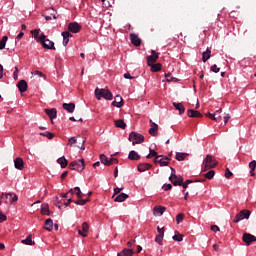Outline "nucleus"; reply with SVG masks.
<instances>
[{
    "label": "nucleus",
    "mask_w": 256,
    "mask_h": 256,
    "mask_svg": "<svg viewBox=\"0 0 256 256\" xmlns=\"http://www.w3.org/2000/svg\"><path fill=\"white\" fill-rule=\"evenodd\" d=\"M202 171H209V169H215L217 167V160L212 155H206V158L203 160Z\"/></svg>",
    "instance_id": "1"
},
{
    "label": "nucleus",
    "mask_w": 256,
    "mask_h": 256,
    "mask_svg": "<svg viewBox=\"0 0 256 256\" xmlns=\"http://www.w3.org/2000/svg\"><path fill=\"white\" fill-rule=\"evenodd\" d=\"M95 97L98 99V101H101V97L106 99L107 101H111L113 99V93L109 91V89H95Z\"/></svg>",
    "instance_id": "2"
},
{
    "label": "nucleus",
    "mask_w": 256,
    "mask_h": 256,
    "mask_svg": "<svg viewBox=\"0 0 256 256\" xmlns=\"http://www.w3.org/2000/svg\"><path fill=\"white\" fill-rule=\"evenodd\" d=\"M128 139L132 141V145H139L145 141V137L137 132H131Z\"/></svg>",
    "instance_id": "3"
},
{
    "label": "nucleus",
    "mask_w": 256,
    "mask_h": 256,
    "mask_svg": "<svg viewBox=\"0 0 256 256\" xmlns=\"http://www.w3.org/2000/svg\"><path fill=\"white\" fill-rule=\"evenodd\" d=\"M69 169H71L72 171H79L81 173V171L85 169V160L80 159L78 161L71 162L69 164Z\"/></svg>",
    "instance_id": "4"
},
{
    "label": "nucleus",
    "mask_w": 256,
    "mask_h": 256,
    "mask_svg": "<svg viewBox=\"0 0 256 256\" xmlns=\"http://www.w3.org/2000/svg\"><path fill=\"white\" fill-rule=\"evenodd\" d=\"M251 217V211L242 210L238 214H236L233 223H239V221H243V219H249Z\"/></svg>",
    "instance_id": "5"
},
{
    "label": "nucleus",
    "mask_w": 256,
    "mask_h": 256,
    "mask_svg": "<svg viewBox=\"0 0 256 256\" xmlns=\"http://www.w3.org/2000/svg\"><path fill=\"white\" fill-rule=\"evenodd\" d=\"M169 181H171V183L177 187V185L179 187H181L183 185V178L181 176H178L176 174H171V176L169 177Z\"/></svg>",
    "instance_id": "6"
},
{
    "label": "nucleus",
    "mask_w": 256,
    "mask_h": 256,
    "mask_svg": "<svg viewBox=\"0 0 256 256\" xmlns=\"http://www.w3.org/2000/svg\"><path fill=\"white\" fill-rule=\"evenodd\" d=\"M149 133L152 137H157V135H159V125H157V123L153 122V120H150Z\"/></svg>",
    "instance_id": "7"
},
{
    "label": "nucleus",
    "mask_w": 256,
    "mask_h": 256,
    "mask_svg": "<svg viewBox=\"0 0 256 256\" xmlns=\"http://www.w3.org/2000/svg\"><path fill=\"white\" fill-rule=\"evenodd\" d=\"M154 163H159L161 167H167L169 165V158L166 156H156Z\"/></svg>",
    "instance_id": "8"
},
{
    "label": "nucleus",
    "mask_w": 256,
    "mask_h": 256,
    "mask_svg": "<svg viewBox=\"0 0 256 256\" xmlns=\"http://www.w3.org/2000/svg\"><path fill=\"white\" fill-rule=\"evenodd\" d=\"M242 241L246 243V245H250L256 241V237L252 234L244 233L242 236Z\"/></svg>",
    "instance_id": "9"
},
{
    "label": "nucleus",
    "mask_w": 256,
    "mask_h": 256,
    "mask_svg": "<svg viewBox=\"0 0 256 256\" xmlns=\"http://www.w3.org/2000/svg\"><path fill=\"white\" fill-rule=\"evenodd\" d=\"M157 59H159V53H156L155 50H152L151 55L147 57L148 65H153L157 63Z\"/></svg>",
    "instance_id": "10"
},
{
    "label": "nucleus",
    "mask_w": 256,
    "mask_h": 256,
    "mask_svg": "<svg viewBox=\"0 0 256 256\" xmlns=\"http://www.w3.org/2000/svg\"><path fill=\"white\" fill-rule=\"evenodd\" d=\"M68 31H70V33H79L81 26L77 22H71L68 24Z\"/></svg>",
    "instance_id": "11"
},
{
    "label": "nucleus",
    "mask_w": 256,
    "mask_h": 256,
    "mask_svg": "<svg viewBox=\"0 0 256 256\" xmlns=\"http://www.w3.org/2000/svg\"><path fill=\"white\" fill-rule=\"evenodd\" d=\"M14 167L15 169H18V171H23V169H25V162L23 161V158L17 157L14 160Z\"/></svg>",
    "instance_id": "12"
},
{
    "label": "nucleus",
    "mask_w": 256,
    "mask_h": 256,
    "mask_svg": "<svg viewBox=\"0 0 256 256\" xmlns=\"http://www.w3.org/2000/svg\"><path fill=\"white\" fill-rule=\"evenodd\" d=\"M130 40L132 45L135 47H140L141 46V38L137 34H130Z\"/></svg>",
    "instance_id": "13"
},
{
    "label": "nucleus",
    "mask_w": 256,
    "mask_h": 256,
    "mask_svg": "<svg viewBox=\"0 0 256 256\" xmlns=\"http://www.w3.org/2000/svg\"><path fill=\"white\" fill-rule=\"evenodd\" d=\"M44 111H45L46 115H48V117L51 119L52 123H53V119H57V109L56 108L45 109Z\"/></svg>",
    "instance_id": "14"
},
{
    "label": "nucleus",
    "mask_w": 256,
    "mask_h": 256,
    "mask_svg": "<svg viewBox=\"0 0 256 256\" xmlns=\"http://www.w3.org/2000/svg\"><path fill=\"white\" fill-rule=\"evenodd\" d=\"M87 233H89V224L87 222H83L82 230H78V234L81 235V237H87Z\"/></svg>",
    "instance_id": "15"
},
{
    "label": "nucleus",
    "mask_w": 256,
    "mask_h": 256,
    "mask_svg": "<svg viewBox=\"0 0 256 256\" xmlns=\"http://www.w3.org/2000/svg\"><path fill=\"white\" fill-rule=\"evenodd\" d=\"M113 107L121 108L123 107V98L120 95H116L114 101L112 102Z\"/></svg>",
    "instance_id": "16"
},
{
    "label": "nucleus",
    "mask_w": 256,
    "mask_h": 256,
    "mask_svg": "<svg viewBox=\"0 0 256 256\" xmlns=\"http://www.w3.org/2000/svg\"><path fill=\"white\" fill-rule=\"evenodd\" d=\"M187 115H188V117L198 118V119H201V117H203V114H201V112H199L197 110H193V109H189L187 111Z\"/></svg>",
    "instance_id": "17"
},
{
    "label": "nucleus",
    "mask_w": 256,
    "mask_h": 256,
    "mask_svg": "<svg viewBox=\"0 0 256 256\" xmlns=\"http://www.w3.org/2000/svg\"><path fill=\"white\" fill-rule=\"evenodd\" d=\"M42 47L44 49H51L52 51H55V43L49 39H46V41L42 43Z\"/></svg>",
    "instance_id": "18"
},
{
    "label": "nucleus",
    "mask_w": 256,
    "mask_h": 256,
    "mask_svg": "<svg viewBox=\"0 0 256 256\" xmlns=\"http://www.w3.org/2000/svg\"><path fill=\"white\" fill-rule=\"evenodd\" d=\"M135 251L131 248H125L121 252H118L117 256H133Z\"/></svg>",
    "instance_id": "19"
},
{
    "label": "nucleus",
    "mask_w": 256,
    "mask_h": 256,
    "mask_svg": "<svg viewBox=\"0 0 256 256\" xmlns=\"http://www.w3.org/2000/svg\"><path fill=\"white\" fill-rule=\"evenodd\" d=\"M62 37H63V45L64 47H67L69 45V37H73L69 31H64L62 32Z\"/></svg>",
    "instance_id": "20"
},
{
    "label": "nucleus",
    "mask_w": 256,
    "mask_h": 256,
    "mask_svg": "<svg viewBox=\"0 0 256 256\" xmlns=\"http://www.w3.org/2000/svg\"><path fill=\"white\" fill-rule=\"evenodd\" d=\"M17 87H18L20 93H25V91H27V81L20 80L17 84Z\"/></svg>",
    "instance_id": "21"
},
{
    "label": "nucleus",
    "mask_w": 256,
    "mask_h": 256,
    "mask_svg": "<svg viewBox=\"0 0 256 256\" xmlns=\"http://www.w3.org/2000/svg\"><path fill=\"white\" fill-rule=\"evenodd\" d=\"M128 159H130V161H139L141 156L135 150H132L129 152Z\"/></svg>",
    "instance_id": "22"
},
{
    "label": "nucleus",
    "mask_w": 256,
    "mask_h": 256,
    "mask_svg": "<svg viewBox=\"0 0 256 256\" xmlns=\"http://www.w3.org/2000/svg\"><path fill=\"white\" fill-rule=\"evenodd\" d=\"M10 197V203H15L16 201L19 200V196H17V194L9 192V193H5V199H9Z\"/></svg>",
    "instance_id": "23"
},
{
    "label": "nucleus",
    "mask_w": 256,
    "mask_h": 256,
    "mask_svg": "<svg viewBox=\"0 0 256 256\" xmlns=\"http://www.w3.org/2000/svg\"><path fill=\"white\" fill-rule=\"evenodd\" d=\"M166 209L167 208H165L163 206H156L153 209L154 215H158L159 217H161V215H163L165 213Z\"/></svg>",
    "instance_id": "24"
},
{
    "label": "nucleus",
    "mask_w": 256,
    "mask_h": 256,
    "mask_svg": "<svg viewBox=\"0 0 256 256\" xmlns=\"http://www.w3.org/2000/svg\"><path fill=\"white\" fill-rule=\"evenodd\" d=\"M211 59V49L207 48L205 52L202 53V61L203 63H207Z\"/></svg>",
    "instance_id": "25"
},
{
    "label": "nucleus",
    "mask_w": 256,
    "mask_h": 256,
    "mask_svg": "<svg viewBox=\"0 0 256 256\" xmlns=\"http://www.w3.org/2000/svg\"><path fill=\"white\" fill-rule=\"evenodd\" d=\"M173 107L179 111V115H183V113H185V106H183L182 103L173 102Z\"/></svg>",
    "instance_id": "26"
},
{
    "label": "nucleus",
    "mask_w": 256,
    "mask_h": 256,
    "mask_svg": "<svg viewBox=\"0 0 256 256\" xmlns=\"http://www.w3.org/2000/svg\"><path fill=\"white\" fill-rule=\"evenodd\" d=\"M126 199H129V195L125 194V193H120L115 199L114 201L116 203H123V201H125Z\"/></svg>",
    "instance_id": "27"
},
{
    "label": "nucleus",
    "mask_w": 256,
    "mask_h": 256,
    "mask_svg": "<svg viewBox=\"0 0 256 256\" xmlns=\"http://www.w3.org/2000/svg\"><path fill=\"white\" fill-rule=\"evenodd\" d=\"M150 167H151V164L149 163H141L138 165L137 169L140 173H144V171H148Z\"/></svg>",
    "instance_id": "28"
},
{
    "label": "nucleus",
    "mask_w": 256,
    "mask_h": 256,
    "mask_svg": "<svg viewBox=\"0 0 256 256\" xmlns=\"http://www.w3.org/2000/svg\"><path fill=\"white\" fill-rule=\"evenodd\" d=\"M63 109H65V111H67L68 113H73V111H75V103H64Z\"/></svg>",
    "instance_id": "29"
},
{
    "label": "nucleus",
    "mask_w": 256,
    "mask_h": 256,
    "mask_svg": "<svg viewBox=\"0 0 256 256\" xmlns=\"http://www.w3.org/2000/svg\"><path fill=\"white\" fill-rule=\"evenodd\" d=\"M50 12V16H45L46 21H51V19H57V10L50 8L48 9Z\"/></svg>",
    "instance_id": "30"
},
{
    "label": "nucleus",
    "mask_w": 256,
    "mask_h": 256,
    "mask_svg": "<svg viewBox=\"0 0 256 256\" xmlns=\"http://www.w3.org/2000/svg\"><path fill=\"white\" fill-rule=\"evenodd\" d=\"M115 126L118 127L119 129H125L127 127V124L123 119H118L114 121Z\"/></svg>",
    "instance_id": "31"
},
{
    "label": "nucleus",
    "mask_w": 256,
    "mask_h": 256,
    "mask_svg": "<svg viewBox=\"0 0 256 256\" xmlns=\"http://www.w3.org/2000/svg\"><path fill=\"white\" fill-rule=\"evenodd\" d=\"M187 157H189V154L183 153V152H177L175 158L177 161H185V159H187Z\"/></svg>",
    "instance_id": "32"
},
{
    "label": "nucleus",
    "mask_w": 256,
    "mask_h": 256,
    "mask_svg": "<svg viewBox=\"0 0 256 256\" xmlns=\"http://www.w3.org/2000/svg\"><path fill=\"white\" fill-rule=\"evenodd\" d=\"M45 229L46 231H53V220L51 218L46 219Z\"/></svg>",
    "instance_id": "33"
},
{
    "label": "nucleus",
    "mask_w": 256,
    "mask_h": 256,
    "mask_svg": "<svg viewBox=\"0 0 256 256\" xmlns=\"http://www.w3.org/2000/svg\"><path fill=\"white\" fill-rule=\"evenodd\" d=\"M21 243H23L24 245H35V241H33V238L31 235L27 236L26 239H23Z\"/></svg>",
    "instance_id": "34"
},
{
    "label": "nucleus",
    "mask_w": 256,
    "mask_h": 256,
    "mask_svg": "<svg viewBox=\"0 0 256 256\" xmlns=\"http://www.w3.org/2000/svg\"><path fill=\"white\" fill-rule=\"evenodd\" d=\"M249 168H250V175L251 177L255 176V169H256V161L253 160L249 163Z\"/></svg>",
    "instance_id": "35"
},
{
    "label": "nucleus",
    "mask_w": 256,
    "mask_h": 256,
    "mask_svg": "<svg viewBox=\"0 0 256 256\" xmlns=\"http://www.w3.org/2000/svg\"><path fill=\"white\" fill-rule=\"evenodd\" d=\"M41 213L42 215H51V212H49V204H43L41 206Z\"/></svg>",
    "instance_id": "36"
},
{
    "label": "nucleus",
    "mask_w": 256,
    "mask_h": 256,
    "mask_svg": "<svg viewBox=\"0 0 256 256\" xmlns=\"http://www.w3.org/2000/svg\"><path fill=\"white\" fill-rule=\"evenodd\" d=\"M206 117H208L212 121H217V123H220L221 119H223V117H221V116L216 117L215 114H211V113H207Z\"/></svg>",
    "instance_id": "37"
},
{
    "label": "nucleus",
    "mask_w": 256,
    "mask_h": 256,
    "mask_svg": "<svg viewBox=\"0 0 256 256\" xmlns=\"http://www.w3.org/2000/svg\"><path fill=\"white\" fill-rule=\"evenodd\" d=\"M57 163L61 165L62 169H65V167H67V159L65 158V156L58 158Z\"/></svg>",
    "instance_id": "38"
},
{
    "label": "nucleus",
    "mask_w": 256,
    "mask_h": 256,
    "mask_svg": "<svg viewBox=\"0 0 256 256\" xmlns=\"http://www.w3.org/2000/svg\"><path fill=\"white\" fill-rule=\"evenodd\" d=\"M100 161L105 165L106 167H109V158L105 154H100Z\"/></svg>",
    "instance_id": "39"
},
{
    "label": "nucleus",
    "mask_w": 256,
    "mask_h": 256,
    "mask_svg": "<svg viewBox=\"0 0 256 256\" xmlns=\"http://www.w3.org/2000/svg\"><path fill=\"white\" fill-rule=\"evenodd\" d=\"M74 195L78 197V199H83L84 194L81 192V188L79 187H74Z\"/></svg>",
    "instance_id": "40"
},
{
    "label": "nucleus",
    "mask_w": 256,
    "mask_h": 256,
    "mask_svg": "<svg viewBox=\"0 0 256 256\" xmlns=\"http://www.w3.org/2000/svg\"><path fill=\"white\" fill-rule=\"evenodd\" d=\"M149 67H151V71L153 73H157V71H161V64H159V63L149 65Z\"/></svg>",
    "instance_id": "41"
},
{
    "label": "nucleus",
    "mask_w": 256,
    "mask_h": 256,
    "mask_svg": "<svg viewBox=\"0 0 256 256\" xmlns=\"http://www.w3.org/2000/svg\"><path fill=\"white\" fill-rule=\"evenodd\" d=\"M172 239L173 241H178V243H181V241H183V235L176 231Z\"/></svg>",
    "instance_id": "42"
},
{
    "label": "nucleus",
    "mask_w": 256,
    "mask_h": 256,
    "mask_svg": "<svg viewBox=\"0 0 256 256\" xmlns=\"http://www.w3.org/2000/svg\"><path fill=\"white\" fill-rule=\"evenodd\" d=\"M8 39H9V37H7V36L2 37V39L0 41V50L5 49V45L8 41Z\"/></svg>",
    "instance_id": "43"
},
{
    "label": "nucleus",
    "mask_w": 256,
    "mask_h": 256,
    "mask_svg": "<svg viewBox=\"0 0 256 256\" xmlns=\"http://www.w3.org/2000/svg\"><path fill=\"white\" fill-rule=\"evenodd\" d=\"M166 81L168 83H175L177 81V78L173 77L171 74H165Z\"/></svg>",
    "instance_id": "44"
},
{
    "label": "nucleus",
    "mask_w": 256,
    "mask_h": 256,
    "mask_svg": "<svg viewBox=\"0 0 256 256\" xmlns=\"http://www.w3.org/2000/svg\"><path fill=\"white\" fill-rule=\"evenodd\" d=\"M36 41H38V43H41V45H42L43 43H45L47 41V36H45V34L41 33L40 36H38V39Z\"/></svg>",
    "instance_id": "45"
},
{
    "label": "nucleus",
    "mask_w": 256,
    "mask_h": 256,
    "mask_svg": "<svg viewBox=\"0 0 256 256\" xmlns=\"http://www.w3.org/2000/svg\"><path fill=\"white\" fill-rule=\"evenodd\" d=\"M204 177L206 179H213L215 177V170H210L206 174H204Z\"/></svg>",
    "instance_id": "46"
},
{
    "label": "nucleus",
    "mask_w": 256,
    "mask_h": 256,
    "mask_svg": "<svg viewBox=\"0 0 256 256\" xmlns=\"http://www.w3.org/2000/svg\"><path fill=\"white\" fill-rule=\"evenodd\" d=\"M40 135L42 137H47L48 139H53L55 137V134H53L51 132H42V133H40Z\"/></svg>",
    "instance_id": "47"
},
{
    "label": "nucleus",
    "mask_w": 256,
    "mask_h": 256,
    "mask_svg": "<svg viewBox=\"0 0 256 256\" xmlns=\"http://www.w3.org/2000/svg\"><path fill=\"white\" fill-rule=\"evenodd\" d=\"M74 203H75V205L83 206V205H87V203H89V200L79 198V200L74 201Z\"/></svg>",
    "instance_id": "48"
},
{
    "label": "nucleus",
    "mask_w": 256,
    "mask_h": 256,
    "mask_svg": "<svg viewBox=\"0 0 256 256\" xmlns=\"http://www.w3.org/2000/svg\"><path fill=\"white\" fill-rule=\"evenodd\" d=\"M32 35H34V39L35 41H37V39H39V33H41L40 29H35L31 31Z\"/></svg>",
    "instance_id": "49"
},
{
    "label": "nucleus",
    "mask_w": 256,
    "mask_h": 256,
    "mask_svg": "<svg viewBox=\"0 0 256 256\" xmlns=\"http://www.w3.org/2000/svg\"><path fill=\"white\" fill-rule=\"evenodd\" d=\"M163 237H165V236L158 234L155 238V242L158 243V245H163Z\"/></svg>",
    "instance_id": "50"
},
{
    "label": "nucleus",
    "mask_w": 256,
    "mask_h": 256,
    "mask_svg": "<svg viewBox=\"0 0 256 256\" xmlns=\"http://www.w3.org/2000/svg\"><path fill=\"white\" fill-rule=\"evenodd\" d=\"M184 218H185V215H183V213L178 214V215L176 216L177 225H179V223H181Z\"/></svg>",
    "instance_id": "51"
},
{
    "label": "nucleus",
    "mask_w": 256,
    "mask_h": 256,
    "mask_svg": "<svg viewBox=\"0 0 256 256\" xmlns=\"http://www.w3.org/2000/svg\"><path fill=\"white\" fill-rule=\"evenodd\" d=\"M210 70L213 73H219V71H221V68L217 67V64H214V65L211 66Z\"/></svg>",
    "instance_id": "52"
},
{
    "label": "nucleus",
    "mask_w": 256,
    "mask_h": 256,
    "mask_svg": "<svg viewBox=\"0 0 256 256\" xmlns=\"http://www.w3.org/2000/svg\"><path fill=\"white\" fill-rule=\"evenodd\" d=\"M225 177L226 179H230L231 177H233V172H231L229 168H226Z\"/></svg>",
    "instance_id": "53"
},
{
    "label": "nucleus",
    "mask_w": 256,
    "mask_h": 256,
    "mask_svg": "<svg viewBox=\"0 0 256 256\" xmlns=\"http://www.w3.org/2000/svg\"><path fill=\"white\" fill-rule=\"evenodd\" d=\"M75 143H77V138H75V137H71L68 140V145H70V147H73V145H75Z\"/></svg>",
    "instance_id": "54"
},
{
    "label": "nucleus",
    "mask_w": 256,
    "mask_h": 256,
    "mask_svg": "<svg viewBox=\"0 0 256 256\" xmlns=\"http://www.w3.org/2000/svg\"><path fill=\"white\" fill-rule=\"evenodd\" d=\"M13 78L15 81L19 79V68L15 67V71L13 73Z\"/></svg>",
    "instance_id": "55"
},
{
    "label": "nucleus",
    "mask_w": 256,
    "mask_h": 256,
    "mask_svg": "<svg viewBox=\"0 0 256 256\" xmlns=\"http://www.w3.org/2000/svg\"><path fill=\"white\" fill-rule=\"evenodd\" d=\"M32 75H38V77H44L45 79V74H43V72L39 70H35L34 72H32Z\"/></svg>",
    "instance_id": "56"
},
{
    "label": "nucleus",
    "mask_w": 256,
    "mask_h": 256,
    "mask_svg": "<svg viewBox=\"0 0 256 256\" xmlns=\"http://www.w3.org/2000/svg\"><path fill=\"white\" fill-rule=\"evenodd\" d=\"M211 231H213L214 233H218L219 231H221V229L219 228V226L217 225H212L210 227Z\"/></svg>",
    "instance_id": "57"
},
{
    "label": "nucleus",
    "mask_w": 256,
    "mask_h": 256,
    "mask_svg": "<svg viewBox=\"0 0 256 256\" xmlns=\"http://www.w3.org/2000/svg\"><path fill=\"white\" fill-rule=\"evenodd\" d=\"M7 221V216L0 210V223Z\"/></svg>",
    "instance_id": "58"
},
{
    "label": "nucleus",
    "mask_w": 256,
    "mask_h": 256,
    "mask_svg": "<svg viewBox=\"0 0 256 256\" xmlns=\"http://www.w3.org/2000/svg\"><path fill=\"white\" fill-rule=\"evenodd\" d=\"M162 189L164 191H170V189H173V186L171 184H164Z\"/></svg>",
    "instance_id": "59"
},
{
    "label": "nucleus",
    "mask_w": 256,
    "mask_h": 256,
    "mask_svg": "<svg viewBox=\"0 0 256 256\" xmlns=\"http://www.w3.org/2000/svg\"><path fill=\"white\" fill-rule=\"evenodd\" d=\"M86 141H87V139H85V138H82V139L80 140V143L82 144V145L80 146V149H81L82 151H85V143H86Z\"/></svg>",
    "instance_id": "60"
},
{
    "label": "nucleus",
    "mask_w": 256,
    "mask_h": 256,
    "mask_svg": "<svg viewBox=\"0 0 256 256\" xmlns=\"http://www.w3.org/2000/svg\"><path fill=\"white\" fill-rule=\"evenodd\" d=\"M189 183H192L191 180H186L185 182L182 181V186L183 189H187V187H189Z\"/></svg>",
    "instance_id": "61"
},
{
    "label": "nucleus",
    "mask_w": 256,
    "mask_h": 256,
    "mask_svg": "<svg viewBox=\"0 0 256 256\" xmlns=\"http://www.w3.org/2000/svg\"><path fill=\"white\" fill-rule=\"evenodd\" d=\"M158 235L165 236V228L157 227Z\"/></svg>",
    "instance_id": "62"
},
{
    "label": "nucleus",
    "mask_w": 256,
    "mask_h": 256,
    "mask_svg": "<svg viewBox=\"0 0 256 256\" xmlns=\"http://www.w3.org/2000/svg\"><path fill=\"white\" fill-rule=\"evenodd\" d=\"M108 163H110L109 166H111L113 164L119 163V160H117V158H111L110 160H108Z\"/></svg>",
    "instance_id": "63"
},
{
    "label": "nucleus",
    "mask_w": 256,
    "mask_h": 256,
    "mask_svg": "<svg viewBox=\"0 0 256 256\" xmlns=\"http://www.w3.org/2000/svg\"><path fill=\"white\" fill-rule=\"evenodd\" d=\"M24 35H25V33L20 32V33L16 36V43H17V41L23 39Z\"/></svg>",
    "instance_id": "64"
}]
</instances>
